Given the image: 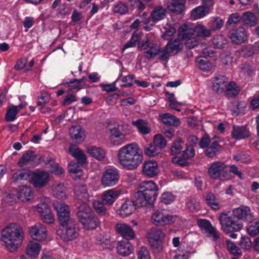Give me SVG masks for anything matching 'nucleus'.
<instances>
[{"label": "nucleus", "instance_id": "obj_1", "mask_svg": "<svg viewBox=\"0 0 259 259\" xmlns=\"http://www.w3.org/2000/svg\"><path fill=\"white\" fill-rule=\"evenodd\" d=\"M117 159L119 164L124 169L133 170L141 164L143 157L139 146L132 143L124 146L118 150Z\"/></svg>", "mask_w": 259, "mask_h": 259}, {"label": "nucleus", "instance_id": "obj_2", "mask_svg": "<svg viewBox=\"0 0 259 259\" xmlns=\"http://www.w3.org/2000/svg\"><path fill=\"white\" fill-rule=\"evenodd\" d=\"M158 187L153 181H144L138 187L135 203L137 207H144L152 204L158 194Z\"/></svg>", "mask_w": 259, "mask_h": 259}, {"label": "nucleus", "instance_id": "obj_3", "mask_svg": "<svg viewBox=\"0 0 259 259\" xmlns=\"http://www.w3.org/2000/svg\"><path fill=\"white\" fill-rule=\"evenodd\" d=\"M23 238L22 228L15 224L6 227L2 232V240L11 252L17 250L21 244Z\"/></svg>", "mask_w": 259, "mask_h": 259}, {"label": "nucleus", "instance_id": "obj_4", "mask_svg": "<svg viewBox=\"0 0 259 259\" xmlns=\"http://www.w3.org/2000/svg\"><path fill=\"white\" fill-rule=\"evenodd\" d=\"M138 48L140 51H143L144 56L148 59H153L162 54V48L150 38L146 37L138 44Z\"/></svg>", "mask_w": 259, "mask_h": 259}, {"label": "nucleus", "instance_id": "obj_5", "mask_svg": "<svg viewBox=\"0 0 259 259\" xmlns=\"http://www.w3.org/2000/svg\"><path fill=\"white\" fill-rule=\"evenodd\" d=\"M219 220L223 231L226 234L239 231L242 228V224L236 221L229 213L223 212L220 214Z\"/></svg>", "mask_w": 259, "mask_h": 259}, {"label": "nucleus", "instance_id": "obj_6", "mask_svg": "<svg viewBox=\"0 0 259 259\" xmlns=\"http://www.w3.org/2000/svg\"><path fill=\"white\" fill-rule=\"evenodd\" d=\"M63 229L57 231V234L65 241H70L76 239L79 233L77 224L74 220L68 222L66 225H61Z\"/></svg>", "mask_w": 259, "mask_h": 259}, {"label": "nucleus", "instance_id": "obj_7", "mask_svg": "<svg viewBox=\"0 0 259 259\" xmlns=\"http://www.w3.org/2000/svg\"><path fill=\"white\" fill-rule=\"evenodd\" d=\"M208 173L213 179L225 181L231 178L229 172L227 171V165L221 161L213 162L208 169Z\"/></svg>", "mask_w": 259, "mask_h": 259}, {"label": "nucleus", "instance_id": "obj_8", "mask_svg": "<svg viewBox=\"0 0 259 259\" xmlns=\"http://www.w3.org/2000/svg\"><path fill=\"white\" fill-rule=\"evenodd\" d=\"M183 47V44L177 39L170 40L162 48V54L158 58L160 61H167L170 56L175 55L179 53Z\"/></svg>", "mask_w": 259, "mask_h": 259}, {"label": "nucleus", "instance_id": "obj_9", "mask_svg": "<svg viewBox=\"0 0 259 259\" xmlns=\"http://www.w3.org/2000/svg\"><path fill=\"white\" fill-rule=\"evenodd\" d=\"M53 206L57 212L58 219L61 225H66L68 222L74 220L70 217V209L67 204L56 201L53 203Z\"/></svg>", "mask_w": 259, "mask_h": 259}, {"label": "nucleus", "instance_id": "obj_10", "mask_svg": "<svg viewBox=\"0 0 259 259\" xmlns=\"http://www.w3.org/2000/svg\"><path fill=\"white\" fill-rule=\"evenodd\" d=\"M119 179V174L116 168H108L102 175L101 182L104 187H113L116 185Z\"/></svg>", "mask_w": 259, "mask_h": 259}, {"label": "nucleus", "instance_id": "obj_11", "mask_svg": "<svg viewBox=\"0 0 259 259\" xmlns=\"http://www.w3.org/2000/svg\"><path fill=\"white\" fill-rule=\"evenodd\" d=\"M232 44L240 45L247 41L248 34L246 30L242 26H239L232 30L230 35Z\"/></svg>", "mask_w": 259, "mask_h": 259}, {"label": "nucleus", "instance_id": "obj_12", "mask_svg": "<svg viewBox=\"0 0 259 259\" xmlns=\"http://www.w3.org/2000/svg\"><path fill=\"white\" fill-rule=\"evenodd\" d=\"M152 222L156 226H164L175 221V218L170 214H165L161 210H156L151 217Z\"/></svg>", "mask_w": 259, "mask_h": 259}, {"label": "nucleus", "instance_id": "obj_13", "mask_svg": "<svg viewBox=\"0 0 259 259\" xmlns=\"http://www.w3.org/2000/svg\"><path fill=\"white\" fill-rule=\"evenodd\" d=\"M198 226L202 230H204L209 237H212L213 241H217L220 238L219 231L213 227L210 222L206 220H199L197 221Z\"/></svg>", "mask_w": 259, "mask_h": 259}, {"label": "nucleus", "instance_id": "obj_14", "mask_svg": "<svg viewBox=\"0 0 259 259\" xmlns=\"http://www.w3.org/2000/svg\"><path fill=\"white\" fill-rule=\"evenodd\" d=\"M29 234L34 240L39 241L44 240L47 237L46 228L40 223H37L32 226L30 229Z\"/></svg>", "mask_w": 259, "mask_h": 259}, {"label": "nucleus", "instance_id": "obj_15", "mask_svg": "<svg viewBox=\"0 0 259 259\" xmlns=\"http://www.w3.org/2000/svg\"><path fill=\"white\" fill-rule=\"evenodd\" d=\"M115 229L118 234L128 240L134 239L136 237L133 229L126 224L117 223L115 226Z\"/></svg>", "mask_w": 259, "mask_h": 259}, {"label": "nucleus", "instance_id": "obj_16", "mask_svg": "<svg viewBox=\"0 0 259 259\" xmlns=\"http://www.w3.org/2000/svg\"><path fill=\"white\" fill-rule=\"evenodd\" d=\"M110 140L111 144L114 146H119L124 142L125 135L120 132L118 125L110 127Z\"/></svg>", "mask_w": 259, "mask_h": 259}, {"label": "nucleus", "instance_id": "obj_17", "mask_svg": "<svg viewBox=\"0 0 259 259\" xmlns=\"http://www.w3.org/2000/svg\"><path fill=\"white\" fill-rule=\"evenodd\" d=\"M142 172L144 176L149 178H153L159 172L158 165L154 161H147L143 165Z\"/></svg>", "mask_w": 259, "mask_h": 259}, {"label": "nucleus", "instance_id": "obj_18", "mask_svg": "<svg viewBox=\"0 0 259 259\" xmlns=\"http://www.w3.org/2000/svg\"><path fill=\"white\" fill-rule=\"evenodd\" d=\"M231 135L233 139L239 140L249 138L251 134L246 126L234 125Z\"/></svg>", "mask_w": 259, "mask_h": 259}, {"label": "nucleus", "instance_id": "obj_19", "mask_svg": "<svg viewBox=\"0 0 259 259\" xmlns=\"http://www.w3.org/2000/svg\"><path fill=\"white\" fill-rule=\"evenodd\" d=\"M233 214L239 219L251 222L253 219V215L250 212L249 207L245 206H241L233 210Z\"/></svg>", "mask_w": 259, "mask_h": 259}, {"label": "nucleus", "instance_id": "obj_20", "mask_svg": "<svg viewBox=\"0 0 259 259\" xmlns=\"http://www.w3.org/2000/svg\"><path fill=\"white\" fill-rule=\"evenodd\" d=\"M227 78L225 75H218L213 78L212 89L216 93H223L226 88Z\"/></svg>", "mask_w": 259, "mask_h": 259}, {"label": "nucleus", "instance_id": "obj_21", "mask_svg": "<svg viewBox=\"0 0 259 259\" xmlns=\"http://www.w3.org/2000/svg\"><path fill=\"white\" fill-rule=\"evenodd\" d=\"M120 191L114 189L104 191L102 195L103 202L106 205H111L117 199Z\"/></svg>", "mask_w": 259, "mask_h": 259}, {"label": "nucleus", "instance_id": "obj_22", "mask_svg": "<svg viewBox=\"0 0 259 259\" xmlns=\"http://www.w3.org/2000/svg\"><path fill=\"white\" fill-rule=\"evenodd\" d=\"M32 183L36 188H41L48 182L49 174L45 171L33 173L31 175Z\"/></svg>", "mask_w": 259, "mask_h": 259}, {"label": "nucleus", "instance_id": "obj_23", "mask_svg": "<svg viewBox=\"0 0 259 259\" xmlns=\"http://www.w3.org/2000/svg\"><path fill=\"white\" fill-rule=\"evenodd\" d=\"M68 151L79 164H82L86 162L85 155L76 145L71 144Z\"/></svg>", "mask_w": 259, "mask_h": 259}, {"label": "nucleus", "instance_id": "obj_24", "mask_svg": "<svg viewBox=\"0 0 259 259\" xmlns=\"http://www.w3.org/2000/svg\"><path fill=\"white\" fill-rule=\"evenodd\" d=\"M78 211L77 216L79 222L82 221L85 218H87L94 213L91 207L87 203V201H83L78 206Z\"/></svg>", "mask_w": 259, "mask_h": 259}, {"label": "nucleus", "instance_id": "obj_25", "mask_svg": "<svg viewBox=\"0 0 259 259\" xmlns=\"http://www.w3.org/2000/svg\"><path fill=\"white\" fill-rule=\"evenodd\" d=\"M241 23L244 26L251 27L257 24V18L252 12H245L241 16Z\"/></svg>", "mask_w": 259, "mask_h": 259}, {"label": "nucleus", "instance_id": "obj_26", "mask_svg": "<svg viewBox=\"0 0 259 259\" xmlns=\"http://www.w3.org/2000/svg\"><path fill=\"white\" fill-rule=\"evenodd\" d=\"M80 222L86 230L95 229L100 224L99 218L94 213Z\"/></svg>", "mask_w": 259, "mask_h": 259}, {"label": "nucleus", "instance_id": "obj_27", "mask_svg": "<svg viewBox=\"0 0 259 259\" xmlns=\"http://www.w3.org/2000/svg\"><path fill=\"white\" fill-rule=\"evenodd\" d=\"M136 206H137L135 204V200L134 201L126 200L119 209V214L122 218L126 217L133 212L136 209Z\"/></svg>", "mask_w": 259, "mask_h": 259}, {"label": "nucleus", "instance_id": "obj_28", "mask_svg": "<svg viewBox=\"0 0 259 259\" xmlns=\"http://www.w3.org/2000/svg\"><path fill=\"white\" fill-rule=\"evenodd\" d=\"M18 198L22 202H26L31 200L33 198V192L30 186H22L18 191Z\"/></svg>", "mask_w": 259, "mask_h": 259}, {"label": "nucleus", "instance_id": "obj_29", "mask_svg": "<svg viewBox=\"0 0 259 259\" xmlns=\"http://www.w3.org/2000/svg\"><path fill=\"white\" fill-rule=\"evenodd\" d=\"M166 10L161 6L154 8L152 11L150 16L153 22L161 21L164 19L166 16Z\"/></svg>", "mask_w": 259, "mask_h": 259}, {"label": "nucleus", "instance_id": "obj_30", "mask_svg": "<svg viewBox=\"0 0 259 259\" xmlns=\"http://www.w3.org/2000/svg\"><path fill=\"white\" fill-rule=\"evenodd\" d=\"M71 139L76 142L79 143L83 140L84 132L79 125L71 126L69 131Z\"/></svg>", "mask_w": 259, "mask_h": 259}, {"label": "nucleus", "instance_id": "obj_31", "mask_svg": "<svg viewBox=\"0 0 259 259\" xmlns=\"http://www.w3.org/2000/svg\"><path fill=\"white\" fill-rule=\"evenodd\" d=\"M159 118L164 124L169 126H178L181 123L178 118L168 113L160 115Z\"/></svg>", "mask_w": 259, "mask_h": 259}, {"label": "nucleus", "instance_id": "obj_32", "mask_svg": "<svg viewBox=\"0 0 259 259\" xmlns=\"http://www.w3.org/2000/svg\"><path fill=\"white\" fill-rule=\"evenodd\" d=\"M31 177V171L29 170L22 169L17 170L12 175L13 182L18 183L22 181L27 180Z\"/></svg>", "mask_w": 259, "mask_h": 259}, {"label": "nucleus", "instance_id": "obj_33", "mask_svg": "<svg viewBox=\"0 0 259 259\" xmlns=\"http://www.w3.org/2000/svg\"><path fill=\"white\" fill-rule=\"evenodd\" d=\"M205 201V203L212 209L219 210L221 207V205L219 203V199L216 195L211 192H209L206 194Z\"/></svg>", "mask_w": 259, "mask_h": 259}, {"label": "nucleus", "instance_id": "obj_34", "mask_svg": "<svg viewBox=\"0 0 259 259\" xmlns=\"http://www.w3.org/2000/svg\"><path fill=\"white\" fill-rule=\"evenodd\" d=\"M53 195L59 199H64L66 197V188L63 184L55 183L52 186Z\"/></svg>", "mask_w": 259, "mask_h": 259}, {"label": "nucleus", "instance_id": "obj_35", "mask_svg": "<svg viewBox=\"0 0 259 259\" xmlns=\"http://www.w3.org/2000/svg\"><path fill=\"white\" fill-rule=\"evenodd\" d=\"M117 249L120 255L126 256L133 252V247L128 242L119 241L118 243Z\"/></svg>", "mask_w": 259, "mask_h": 259}, {"label": "nucleus", "instance_id": "obj_36", "mask_svg": "<svg viewBox=\"0 0 259 259\" xmlns=\"http://www.w3.org/2000/svg\"><path fill=\"white\" fill-rule=\"evenodd\" d=\"M75 196L82 202L87 201L89 199V194L87 186L85 185L76 186L74 188Z\"/></svg>", "mask_w": 259, "mask_h": 259}, {"label": "nucleus", "instance_id": "obj_37", "mask_svg": "<svg viewBox=\"0 0 259 259\" xmlns=\"http://www.w3.org/2000/svg\"><path fill=\"white\" fill-rule=\"evenodd\" d=\"M171 4L168 6L169 10L172 13L181 14L185 9L184 0H171Z\"/></svg>", "mask_w": 259, "mask_h": 259}, {"label": "nucleus", "instance_id": "obj_38", "mask_svg": "<svg viewBox=\"0 0 259 259\" xmlns=\"http://www.w3.org/2000/svg\"><path fill=\"white\" fill-rule=\"evenodd\" d=\"M194 32L195 28L191 27L187 24H183L178 29L179 35L183 39L190 37Z\"/></svg>", "mask_w": 259, "mask_h": 259}, {"label": "nucleus", "instance_id": "obj_39", "mask_svg": "<svg viewBox=\"0 0 259 259\" xmlns=\"http://www.w3.org/2000/svg\"><path fill=\"white\" fill-rule=\"evenodd\" d=\"M36 158V155L32 151H26L18 162L19 167H23L28 165L30 162L33 161Z\"/></svg>", "mask_w": 259, "mask_h": 259}, {"label": "nucleus", "instance_id": "obj_40", "mask_svg": "<svg viewBox=\"0 0 259 259\" xmlns=\"http://www.w3.org/2000/svg\"><path fill=\"white\" fill-rule=\"evenodd\" d=\"M87 152L90 155L98 160H103L105 156L104 151L100 147H89L87 148Z\"/></svg>", "mask_w": 259, "mask_h": 259}, {"label": "nucleus", "instance_id": "obj_41", "mask_svg": "<svg viewBox=\"0 0 259 259\" xmlns=\"http://www.w3.org/2000/svg\"><path fill=\"white\" fill-rule=\"evenodd\" d=\"M196 63L199 68L203 71H209L213 68L211 63L209 62L208 58L205 57H197L196 59Z\"/></svg>", "mask_w": 259, "mask_h": 259}, {"label": "nucleus", "instance_id": "obj_42", "mask_svg": "<svg viewBox=\"0 0 259 259\" xmlns=\"http://www.w3.org/2000/svg\"><path fill=\"white\" fill-rule=\"evenodd\" d=\"M40 250V245L37 242L30 241L28 244L26 253L31 257H36Z\"/></svg>", "mask_w": 259, "mask_h": 259}, {"label": "nucleus", "instance_id": "obj_43", "mask_svg": "<svg viewBox=\"0 0 259 259\" xmlns=\"http://www.w3.org/2000/svg\"><path fill=\"white\" fill-rule=\"evenodd\" d=\"M222 149V146L217 142H213L207 148L205 154L207 157L212 158L216 156Z\"/></svg>", "mask_w": 259, "mask_h": 259}, {"label": "nucleus", "instance_id": "obj_44", "mask_svg": "<svg viewBox=\"0 0 259 259\" xmlns=\"http://www.w3.org/2000/svg\"><path fill=\"white\" fill-rule=\"evenodd\" d=\"M227 249L229 252L237 257H240L242 255L241 248H239L235 243L231 240H227L226 241Z\"/></svg>", "mask_w": 259, "mask_h": 259}, {"label": "nucleus", "instance_id": "obj_45", "mask_svg": "<svg viewBox=\"0 0 259 259\" xmlns=\"http://www.w3.org/2000/svg\"><path fill=\"white\" fill-rule=\"evenodd\" d=\"M224 25V21L220 17L215 16L212 18L208 22V25L211 31L220 30Z\"/></svg>", "mask_w": 259, "mask_h": 259}, {"label": "nucleus", "instance_id": "obj_46", "mask_svg": "<svg viewBox=\"0 0 259 259\" xmlns=\"http://www.w3.org/2000/svg\"><path fill=\"white\" fill-rule=\"evenodd\" d=\"M133 124L136 126L138 129V131L143 135H147L150 133L151 130L148 125L147 123L142 119H138L136 121H133Z\"/></svg>", "mask_w": 259, "mask_h": 259}, {"label": "nucleus", "instance_id": "obj_47", "mask_svg": "<svg viewBox=\"0 0 259 259\" xmlns=\"http://www.w3.org/2000/svg\"><path fill=\"white\" fill-rule=\"evenodd\" d=\"M195 32L197 35L199 37L205 38L210 36L211 30L210 29L207 28L204 25L198 24L195 27Z\"/></svg>", "mask_w": 259, "mask_h": 259}, {"label": "nucleus", "instance_id": "obj_48", "mask_svg": "<svg viewBox=\"0 0 259 259\" xmlns=\"http://www.w3.org/2000/svg\"><path fill=\"white\" fill-rule=\"evenodd\" d=\"M109 235L101 233L99 234L96 237L97 243L102 246L103 248H108L110 246V240Z\"/></svg>", "mask_w": 259, "mask_h": 259}, {"label": "nucleus", "instance_id": "obj_49", "mask_svg": "<svg viewBox=\"0 0 259 259\" xmlns=\"http://www.w3.org/2000/svg\"><path fill=\"white\" fill-rule=\"evenodd\" d=\"M240 92V88L237 83L234 81L229 82L226 91V95L228 97H234L236 96Z\"/></svg>", "mask_w": 259, "mask_h": 259}, {"label": "nucleus", "instance_id": "obj_50", "mask_svg": "<svg viewBox=\"0 0 259 259\" xmlns=\"http://www.w3.org/2000/svg\"><path fill=\"white\" fill-rule=\"evenodd\" d=\"M212 43L215 48L223 49L227 45V40L223 35H216L213 38Z\"/></svg>", "mask_w": 259, "mask_h": 259}, {"label": "nucleus", "instance_id": "obj_51", "mask_svg": "<svg viewBox=\"0 0 259 259\" xmlns=\"http://www.w3.org/2000/svg\"><path fill=\"white\" fill-rule=\"evenodd\" d=\"M208 14L207 10L201 6L198 7L192 10L191 12V17L193 19H198L204 17Z\"/></svg>", "mask_w": 259, "mask_h": 259}, {"label": "nucleus", "instance_id": "obj_52", "mask_svg": "<svg viewBox=\"0 0 259 259\" xmlns=\"http://www.w3.org/2000/svg\"><path fill=\"white\" fill-rule=\"evenodd\" d=\"M144 152L146 155L151 157L158 154L160 150L154 144H150L144 147Z\"/></svg>", "mask_w": 259, "mask_h": 259}, {"label": "nucleus", "instance_id": "obj_53", "mask_svg": "<svg viewBox=\"0 0 259 259\" xmlns=\"http://www.w3.org/2000/svg\"><path fill=\"white\" fill-rule=\"evenodd\" d=\"M148 238L160 240L164 237L162 232L156 228L151 229L148 232Z\"/></svg>", "mask_w": 259, "mask_h": 259}, {"label": "nucleus", "instance_id": "obj_54", "mask_svg": "<svg viewBox=\"0 0 259 259\" xmlns=\"http://www.w3.org/2000/svg\"><path fill=\"white\" fill-rule=\"evenodd\" d=\"M163 29L164 31L162 35V37L164 39H168L176 32V29L168 23L165 24L163 27Z\"/></svg>", "mask_w": 259, "mask_h": 259}, {"label": "nucleus", "instance_id": "obj_55", "mask_svg": "<svg viewBox=\"0 0 259 259\" xmlns=\"http://www.w3.org/2000/svg\"><path fill=\"white\" fill-rule=\"evenodd\" d=\"M113 11L114 13L123 15L128 12V7L124 3L119 2L114 6Z\"/></svg>", "mask_w": 259, "mask_h": 259}, {"label": "nucleus", "instance_id": "obj_56", "mask_svg": "<svg viewBox=\"0 0 259 259\" xmlns=\"http://www.w3.org/2000/svg\"><path fill=\"white\" fill-rule=\"evenodd\" d=\"M184 142L180 139L176 140L171 147V153L173 155L180 154L184 146Z\"/></svg>", "mask_w": 259, "mask_h": 259}, {"label": "nucleus", "instance_id": "obj_57", "mask_svg": "<svg viewBox=\"0 0 259 259\" xmlns=\"http://www.w3.org/2000/svg\"><path fill=\"white\" fill-rule=\"evenodd\" d=\"M16 107L14 105H11V107L7 109L5 115V119L7 121H12L16 119L17 114L18 110L16 109Z\"/></svg>", "mask_w": 259, "mask_h": 259}, {"label": "nucleus", "instance_id": "obj_58", "mask_svg": "<svg viewBox=\"0 0 259 259\" xmlns=\"http://www.w3.org/2000/svg\"><path fill=\"white\" fill-rule=\"evenodd\" d=\"M165 95L168 98V101L170 102L169 107L171 109L176 110L178 111H180V109L178 108L177 107L178 105H181L182 104L176 101V99L175 98L174 94L169 93V92H165Z\"/></svg>", "mask_w": 259, "mask_h": 259}, {"label": "nucleus", "instance_id": "obj_59", "mask_svg": "<svg viewBox=\"0 0 259 259\" xmlns=\"http://www.w3.org/2000/svg\"><path fill=\"white\" fill-rule=\"evenodd\" d=\"M140 35L137 32H134L130 40L125 44L122 50H124L127 48L135 47L136 43L140 40Z\"/></svg>", "mask_w": 259, "mask_h": 259}, {"label": "nucleus", "instance_id": "obj_60", "mask_svg": "<svg viewBox=\"0 0 259 259\" xmlns=\"http://www.w3.org/2000/svg\"><path fill=\"white\" fill-rule=\"evenodd\" d=\"M104 203L100 201L95 200L93 202V207L96 212L100 215H104L107 213V209Z\"/></svg>", "mask_w": 259, "mask_h": 259}, {"label": "nucleus", "instance_id": "obj_61", "mask_svg": "<svg viewBox=\"0 0 259 259\" xmlns=\"http://www.w3.org/2000/svg\"><path fill=\"white\" fill-rule=\"evenodd\" d=\"M248 234L250 236H255L259 233V222L251 223L246 228Z\"/></svg>", "mask_w": 259, "mask_h": 259}, {"label": "nucleus", "instance_id": "obj_62", "mask_svg": "<svg viewBox=\"0 0 259 259\" xmlns=\"http://www.w3.org/2000/svg\"><path fill=\"white\" fill-rule=\"evenodd\" d=\"M186 205L188 208L192 211H197L200 209L199 203L195 198H189Z\"/></svg>", "mask_w": 259, "mask_h": 259}, {"label": "nucleus", "instance_id": "obj_63", "mask_svg": "<svg viewBox=\"0 0 259 259\" xmlns=\"http://www.w3.org/2000/svg\"><path fill=\"white\" fill-rule=\"evenodd\" d=\"M240 248L245 251L249 250L252 246L250 239L247 236H242L239 242Z\"/></svg>", "mask_w": 259, "mask_h": 259}, {"label": "nucleus", "instance_id": "obj_64", "mask_svg": "<svg viewBox=\"0 0 259 259\" xmlns=\"http://www.w3.org/2000/svg\"><path fill=\"white\" fill-rule=\"evenodd\" d=\"M154 144L161 150L166 146V141L161 135H156L154 136Z\"/></svg>", "mask_w": 259, "mask_h": 259}]
</instances>
